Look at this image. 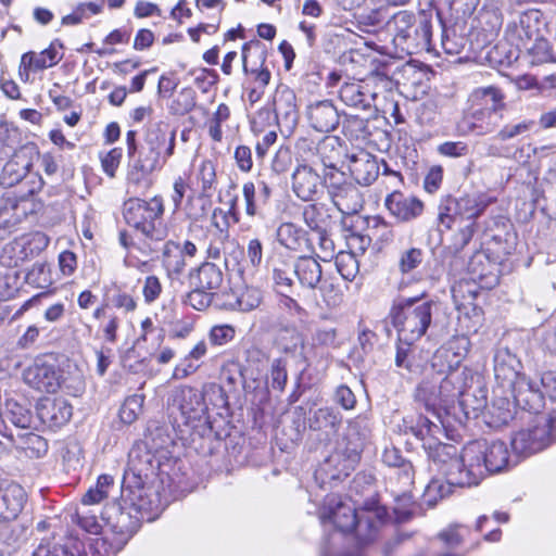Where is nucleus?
Masks as SVG:
<instances>
[{
    "label": "nucleus",
    "mask_w": 556,
    "mask_h": 556,
    "mask_svg": "<svg viewBox=\"0 0 556 556\" xmlns=\"http://www.w3.org/2000/svg\"><path fill=\"white\" fill-rule=\"evenodd\" d=\"M511 386L514 387V399L518 406L531 413L541 412L544 406V397L536 383L521 376Z\"/></svg>",
    "instance_id": "30"
},
{
    "label": "nucleus",
    "mask_w": 556,
    "mask_h": 556,
    "mask_svg": "<svg viewBox=\"0 0 556 556\" xmlns=\"http://www.w3.org/2000/svg\"><path fill=\"white\" fill-rule=\"evenodd\" d=\"M164 211L163 199L159 195L149 201L137 197L129 198L123 205L125 222L154 241H163L168 236V229L163 222Z\"/></svg>",
    "instance_id": "6"
},
{
    "label": "nucleus",
    "mask_w": 556,
    "mask_h": 556,
    "mask_svg": "<svg viewBox=\"0 0 556 556\" xmlns=\"http://www.w3.org/2000/svg\"><path fill=\"white\" fill-rule=\"evenodd\" d=\"M21 143V134L17 128L8 123H0V159L13 155Z\"/></svg>",
    "instance_id": "44"
},
{
    "label": "nucleus",
    "mask_w": 556,
    "mask_h": 556,
    "mask_svg": "<svg viewBox=\"0 0 556 556\" xmlns=\"http://www.w3.org/2000/svg\"><path fill=\"white\" fill-rule=\"evenodd\" d=\"M247 51H248V43H244L243 48H242L243 71L245 74L250 73L251 75H253V79H254V84H255L254 87L265 89L266 86L270 81L271 74L267 67H263V66H261V68L249 70L248 65H247V59H248Z\"/></svg>",
    "instance_id": "57"
},
{
    "label": "nucleus",
    "mask_w": 556,
    "mask_h": 556,
    "mask_svg": "<svg viewBox=\"0 0 556 556\" xmlns=\"http://www.w3.org/2000/svg\"><path fill=\"white\" fill-rule=\"evenodd\" d=\"M36 409L38 418L50 429L66 425L73 414L72 405L64 399H42L38 402Z\"/></svg>",
    "instance_id": "24"
},
{
    "label": "nucleus",
    "mask_w": 556,
    "mask_h": 556,
    "mask_svg": "<svg viewBox=\"0 0 556 556\" xmlns=\"http://www.w3.org/2000/svg\"><path fill=\"white\" fill-rule=\"evenodd\" d=\"M144 395L134 394L128 396L121 409L119 418L124 424L130 425L137 420L143 408Z\"/></svg>",
    "instance_id": "49"
},
{
    "label": "nucleus",
    "mask_w": 556,
    "mask_h": 556,
    "mask_svg": "<svg viewBox=\"0 0 556 556\" xmlns=\"http://www.w3.org/2000/svg\"><path fill=\"white\" fill-rule=\"evenodd\" d=\"M207 391L223 392L216 384L205 386L204 390L181 386L170 392L167 401L168 410L178 427L181 424L195 428L198 424L207 421L208 407L204 397Z\"/></svg>",
    "instance_id": "7"
},
{
    "label": "nucleus",
    "mask_w": 556,
    "mask_h": 556,
    "mask_svg": "<svg viewBox=\"0 0 556 556\" xmlns=\"http://www.w3.org/2000/svg\"><path fill=\"white\" fill-rule=\"evenodd\" d=\"M312 344L316 348H337L336 328H317L312 336Z\"/></svg>",
    "instance_id": "60"
},
{
    "label": "nucleus",
    "mask_w": 556,
    "mask_h": 556,
    "mask_svg": "<svg viewBox=\"0 0 556 556\" xmlns=\"http://www.w3.org/2000/svg\"><path fill=\"white\" fill-rule=\"evenodd\" d=\"M424 253L420 249L410 248L401 254L399 268L402 274H407L416 269L422 262Z\"/></svg>",
    "instance_id": "58"
},
{
    "label": "nucleus",
    "mask_w": 556,
    "mask_h": 556,
    "mask_svg": "<svg viewBox=\"0 0 556 556\" xmlns=\"http://www.w3.org/2000/svg\"><path fill=\"white\" fill-rule=\"evenodd\" d=\"M33 191L23 194L20 198L8 195L3 199L0 206V229L11 231L16 225L24 220L29 212L33 211L30 195Z\"/></svg>",
    "instance_id": "23"
},
{
    "label": "nucleus",
    "mask_w": 556,
    "mask_h": 556,
    "mask_svg": "<svg viewBox=\"0 0 556 556\" xmlns=\"http://www.w3.org/2000/svg\"><path fill=\"white\" fill-rule=\"evenodd\" d=\"M262 291L254 287H247L237 296L235 306L241 312L255 309L262 303Z\"/></svg>",
    "instance_id": "53"
},
{
    "label": "nucleus",
    "mask_w": 556,
    "mask_h": 556,
    "mask_svg": "<svg viewBox=\"0 0 556 556\" xmlns=\"http://www.w3.org/2000/svg\"><path fill=\"white\" fill-rule=\"evenodd\" d=\"M23 381L42 393L64 390L68 395L78 396L85 390L84 375L76 365L60 368L55 363L38 357L23 370Z\"/></svg>",
    "instance_id": "2"
},
{
    "label": "nucleus",
    "mask_w": 556,
    "mask_h": 556,
    "mask_svg": "<svg viewBox=\"0 0 556 556\" xmlns=\"http://www.w3.org/2000/svg\"><path fill=\"white\" fill-rule=\"evenodd\" d=\"M336 267L341 277L348 281H352L358 273V262L353 253H338Z\"/></svg>",
    "instance_id": "52"
},
{
    "label": "nucleus",
    "mask_w": 556,
    "mask_h": 556,
    "mask_svg": "<svg viewBox=\"0 0 556 556\" xmlns=\"http://www.w3.org/2000/svg\"><path fill=\"white\" fill-rule=\"evenodd\" d=\"M459 403L466 415H469V410L477 415V413L481 412L486 406V391L483 388H479L473 392L466 390Z\"/></svg>",
    "instance_id": "51"
},
{
    "label": "nucleus",
    "mask_w": 556,
    "mask_h": 556,
    "mask_svg": "<svg viewBox=\"0 0 556 556\" xmlns=\"http://www.w3.org/2000/svg\"><path fill=\"white\" fill-rule=\"evenodd\" d=\"M384 205L390 214L401 223L418 218L425 208L424 202L415 195H406L401 191L388 194Z\"/></svg>",
    "instance_id": "22"
},
{
    "label": "nucleus",
    "mask_w": 556,
    "mask_h": 556,
    "mask_svg": "<svg viewBox=\"0 0 556 556\" xmlns=\"http://www.w3.org/2000/svg\"><path fill=\"white\" fill-rule=\"evenodd\" d=\"M31 556H88L80 543L71 546L54 542V538H43Z\"/></svg>",
    "instance_id": "39"
},
{
    "label": "nucleus",
    "mask_w": 556,
    "mask_h": 556,
    "mask_svg": "<svg viewBox=\"0 0 556 556\" xmlns=\"http://www.w3.org/2000/svg\"><path fill=\"white\" fill-rule=\"evenodd\" d=\"M349 170L357 184L363 186L371 185L379 176V165L376 156L367 151L348 155Z\"/></svg>",
    "instance_id": "26"
},
{
    "label": "nucleus",
    "mask_w": 556,
    "mask_h": 556,
    "mask_svg": "<svg viewBox=\"0 0 556 556\" xmlns=\"http://www.w3.org/2000/svg\"><path fill=\"white\" fill-rule=\"evenodd\" d=\"M163 155L164 152L152 147H147L140 152L127 175L128 192L138 193L140 189H149V176L166 163L163 162Z\"/></svg>",
    "instance_id": "13"
},
{
    "label": "nucleus",
    "mask_w": 556,
    "mask_h": 556,
    "mask_svg": "<svg viewBox=\"0 0 556 556\" xmlns=\"http://www.w3.org/2000/svg\"><path fill=\"white\" fill-rule=\"evenodd\" d=\"M278 242L291 251H301L306 243V232L292 223L281 224L276 232Z\"/></svg>",
    "instance_id": "40"
},
{
    "label": "nucleus",
    "mask_w": 556,
    "mask_h": 556,
    "mask_svg": "<svg viewBox=\"0 0 556 556\" xmlns=\"http://www.w3.org/2000/svg\"><path fill=\"white\" fill-rule=\"evenodd\" d=\"M293 274L300 286L307 290H316L324 279L321 265L311 256H300L293 262Z\"/></svg>",
    "instance_id": "34"
},
{
    "label": "nucleus",
    "mask_w": 556,
    "mask_h": 556,
    "mask_svg": "<svg viewBox=\"0 0 556 556\" xmlns=\"http://www.w3.org/2000/svg\"><path fill=\"white\" fill-rule=\"evenodd\" d=\"M551 442L546 426H535L531 429L520 430L511 439L513 451L522 457H528L544 450Z\"/></svg>",
    "instance_id": "19"
},
{
    "label": "nucleus",
    "mask_w": 556,
    "mask_h": 556,
    "mask_svg": "<svg viewBox=\"0 0 556 556\" xmlns=\"http://www.w3.org/2000/svg\"><path fill=\"white\" fill-rule=\"evenodd\" d=\"M214 296L215 293L211 291L191 287L184 302L197 311H204L212 304Z\"/></svg>",
    "instance_id": "56"
},
{
    "label": "nucleus",
    "mask_w": 556,
    "mask_h": 556,
    "mask_svg": "<svg viewBox=\"0 0 556 556\" xmlns=\"http://www.w3.org/2000/svg\"><path fill=\"white\" fill-rule=\"evenodd\" d=\"M147 147L155 148L163 152V162L174 154L176 143V129H170L168 123L160 121L148 129L146 139Z\"/></svg>",
    "instance_id": "32"
},
{
    "label": "nucleus",
    "mask_w": 556,
    "mask_h": 556,
    "mask_svg": "<svg viewBox=\"0 0 556 556\" xmlns=\"http://www.w3.org/2000/svg\"><path fill=\"white\" fill-rule=\"evenodd\" d=\"M413 343L401 342L396 345V353L394 358L395 367L400 370L402 376L407 374H418L420 371L419 365L415 364L413 359Z\"/></svg>",
    "instance_id": "43"
},
{
    "label": "nucleus",
    "mask_w": 556,
    "mask_h": 556,
    "mask_svg": "<svg viewBox=\"0 0 556 556\" xmlns=\"http://www.w3.org/2000/svg\"><path fill=\"white\" fill-rule=\"evenodd\" d=\"M306 115L309 125L317 131L329 132L340 123V115L330 100H323L307 106Z\"/></svg>",
    "instance_id": "25"
},
{
    "label": "nucleus",
    "mask_w": 556,
    "mask_h": 556,
    "mask_svg": "<svg viewBox=\"0 0 556 556\" xmlns=\"http://www.w3.org/2000/svg\"><path fill=\"white\" fill-rule=\"evenodd\" d=\"M493 369L498 382L511 384L520 377L521 362L507 346H498L493 356Z\"/></svg>",
    "instance_id": "28"
},
{
    "label": "nucleus",
    "mask_w": 556,
    "mask_h": 556,
    "mask_svg": "<svg viewBox=\"0 0 556 556\" xmlns=\"http://www.w3.org/2000/svg\"><path fill=\"white\" fill-rule=\"evenodd\" d=\"M468 340L466 338H454L446 344L440 346L431 358V368L438 375H446L456 371L462 359L467 353Z\"/></svg>",
    "instance_id": "18"
},
{
    "label": "nucleus",
    "mask_w": 556,
    "mask_h": 556,
    "mask_svg": "<svg viewBox=\"0 0 556 556\" xmlns=\"http://www.w3.org/2000/svg\"><path fill=\"white\" fill-rule=\"evenodd\" d=\"M540 384L543 397L547 396L552 402H556V370H546L541 374Z\"/></svg>",
    "instance_id": "64"
},
{
    "label": "nucleus",
    "mask_w": 556,
    "mask_h": 556,
    "mask_svg": "<svg viewBox=\"0 0 556 556\" xmlns=\"http://www.w3.org/2000/svg\"><path fill=\"white\" fill-rule=\"evenodd\" d=\"M280 346L286 353L301 354L303 350V338L299 332L288 330L281 336Z\"/></svg>",
    "instance_id": "63"
},
{
    "label": "nucleus",
    "mask_w": 556,
    "mask_h": 556,
    "mask_svg": "<svg viewBox=\"0 0 556 556\" xmlns=\"http://www.w3.org/2000/svg\"><path fill=\"white\" fill-rule=\"evenodd\" d=\"M496 201L486 192L472 191L454 197L445 194L438 204V225L445 230L458 226L451 237L447 250L453 255L462 253L477 232V219Z\"/></svg>",
    "instance_id": "1"
},
{
    "label": "nucleus",
    "mask_w": 556,
    "mask_h": 556,
    "mask_svg": "<svg viewBox=\"0 0 556 556\" xmlns=\"http://www.w3.org/2000/svg\"><path fill=\"white\" fill-rule=\"evenodd\" d=\"M485 233L500 245L498 252L510 254L514 245L515 233L513 225L504 216H495L485 223Z\"/></svg>",
    "instance_id": "35"
},
{
    "label": "nucleus",
    "mask_w": 556,
    "mask_h": 556,
    "mask_svg": "<svg viewBox=\"0 0 556 556\" xmlns=\"http://www.w3.org/2000/svg\"><path fill=\"white\" fill-rule=\"evenodd\" d=\"M504 93L497 87L476 88L470 94L472 109L463 119L468 130L477 136L494 132L504 119Z\"/></svg>",
    "instance_id": "4"
},
{
    "label": "nucleus",
    "mask_w": 556,
    "mask_h": 556,
    "mask_svg": "<svg viewBox=\"0 0 556 556\" xmlns=\"http://www.w3.org/2000/svg\"><path fill=\"white\" fill-rule=\"evenodd\" d=\"M210 195L201 193L198 197L188 198L186 204V215L192 222H199L203 219L211 207Z\"/></svg>",
    "instance_id": "50"
},
{
    "label": "nucleus",
    "mask_w": 556,
    "mask_h": 556,
    "mask_svg": "<svg viewBox=\"0 0 556 556\" xmlns=\"http://www.w3.org/2000/svg\"><path fill=\"white\" fill-rule=\"evenodd\" d=\"M188 279L190 287H198L216 294L224 282V273L215 263L205 261L189 271Z\"/></svg>",
    "instance_id": "29"
},
{
    "label": "nucleus",
    "mask_w": 556,
    "mask_h": 556,
    "mask_svg": "<svg viewBox=\"0 0 556 556\" xmlns=\"http://www.w3.org/2000/svg\"><path fill=\"white\" fill-rule=\"evenodd\" d=\"M293 263L278 261L273 267V280L277 292L283 294L293 287Z\"/></svg>",
    "instance_id": "46"
},
{
    "label": "nucleus",
    "mask_w": 556,
    "mask_h": 556,
    "mask_svg": "<svg viewBox=\"0 0 556 556\" xmlns=\"http://www.w3.org/2000/svg\"><path fill=\"white\" fill-rule=\"evenodd\" d=\"M533 126L534 122L530 119H523L516 124H506L497 131L495 138L498 141H509L529 132Z\"/></svg>",
    "instance_id": "55"
},
{
    "label": "nucleus",
    "mask_w": 556,
    "mask_h": 556,
    "mask_svg": "<svg viewBox=\"0 0 556 556\" xmlns=\"http://www.w3.org/2000/svg\"><path fill=\"white\" fill-rule=\"evenodd\" d=\"M55 42H58V40L39 53H24L21 59L20 71L22 72V70H24L26 75H28V71H41L58 64L62 55L58 54Z\"/></svg>",
    "instance_id": "37"
},
{
    "label": "nucleus",
    "mask_w": 556,
    "mask_h": 556,
    "mask_svg": "<svg viewBox=\"0 0 556 556\" xmlns=\"http://www.w3.org/2000/svg\"><path fill=\"white\" fill-rule=\"evenodd\" d=\"M321 184L319 174L307 164H299L292 174V189L303 201L313 200Z\"/></svg>",
    "instance_id": "27"
},
{
    "label": "nucleus",
    "mask_w": 556,
    "mask_h": 556,
    "mask_svg": "<svg viewBox=\"0 0 556 556\" xmlns=\"http://www.w3.org/2000/svg\"><path fill=\"white\" fill-rule=\"evenodd\" d=\"M48 243V238L41 232L15 239L2 248L0 263L9 268L17 267L39 253Z\"/></svg>",
    "instance_id": "14"
},
{
    "label": "nucleus",
    "mask_w": 556,
    "mask_h": 556,
    "mask_svg": "<svg viewBox=\"0 0 556 556\" xmlns=\"http://www.w3.org/2000/svg\"><path fill=\"white\" fill-rule=\"evenodd\" d=\"M445 428L446 426L442 427L429 417L422 416L419 417L417 425L412 427L413 434L422 441V447L438 471L459 455L457 446L437 440V435Z\"/></svg>",
    "instance_id": "12"
},
{
    "label": "nucleus",
    "mask_w": 556,
    "mask_h": 556,
    "mask_svg": "<svg viewBox=\"0 0 556 556\" xmlns=\"http://www.w3.org/2000/svg\"><path fill=\"white\" fill-rule=\"evenodd\" d=\"M321 181L327 188L328 194L333 193V191L350 182L345 174L339 169V166L325 169Z\"/></svg>",
    "instance_id": "62"
},
{
    "label": "nucleus",
    "mask_w": 556,
    "mask_h": 556,
    "mask_svg": "<svg viewBox=\"0 0 556 556\" xmlns=\"http://www.w3.org/2000/svg\"><path fill=\"white\" fill-rule=\"evenodd\" d=\"M464 377V371H451L444 375V378L438 382V394L442 395L445 404L453 401L455 397H459V400L463 397L466 392L463 384Z\"/></svg>",
    "instance_id": "41"
},
{
    "label": "nucleus",
    "mask_w": 556,
    "mask_h": 556,
    "mask_svg": "<svg viewBox=\"0 0 556 556\" xmlns=\"http://www.w3.org/2000/svg\"><path fill=\"white\" fill-rule=\"evenodd\" d=\"M386 83L390 84L389 78L379 73L372 75L367 83H345L341 86L339 90L340 99L349 106L361 109V110H369L375 106V100L377 98V93L371 91L369 88V83Z\"/></svg>",
    "instance_id": "17"
},
{
    "label": "nucleus",
    "mask_w": 556,
    "mask_h": 556,
    "mask_svg": "<svg viewBox=\"0 0 556 556\" xmlns=\"http://www.w3.org/2000/svg\"><path fill=\"white\" fill-rule=\"evenodd\" d=\"M438 380L425 377L415 388L413 397L419 408L431 414L438 425L445 427L442 413L445 410V402L441 394H438Z\"/></svg>",
    "instance_id": "16"
},
{
    "label": "nucleus",
    "mask_w": 556,
    "mask_h": 556,
    "mask_svg": "<svg viewBox=\"0 0 556 556\" xmlns=\"http://www.w3.org/2000/svg\"><path fill=\"white\" fill-rule=\"evenodd\" d=\"M415 22V14L405 10L395 13L388 22V27L394 29L396 39L406 41L412 38V28Z\"/></svg>",
    "instance_id": "42"
},
{
    "label": "nucleus",
    "mask_w": 556,
    "mask_h": 556,
    "mask_svg": "<svg viewBox=\"0 0 556 556\" xmlns=\"http://www.w3.org/2000/svg\"><path fill=\"white\" fill-rule=\"evenodd\" d=\"M320 519L323 522L331 520L342 532L354 530L361 544L372 542L382 522L377 514L367 510L357 513L352 505L343 503L337 495L327 496Z\"/></svg>",
    "instance_id": "3"
},
{
    "label": "nucleus",
    "mask_w": 556,
    "mask_h": 556,
    "mask_svg": "<svg viewBox=\"0 0 556 556\" xmlns=\"http://www.w3.org/2000/svg\"><path fill=\"white\" fill-rule=\"evenodd\" d=\"M467 460L481 481L485 476L507 470L513 464L507 444L503 441L478 440L467 444Z\"/></svg>",
    "instance_id": "9"
},
{
    "label": "nucleus",
    "mask_w": 556,
    "mask_h": 556,
    "mask_svg": "<svg viewBox=\"0 0 556 556\" xmlns=\"http://www.w3.org/2000/svg\"><path fill=\"white\" fill-rule=\"evenodd\" d=\"M362 445L344 439L336 450L324 459L315 471L316 481L323 488L332 480H341L353 471L361 460Z\"/></svg>",
    "instance_id": "10"
},
{
    "label": "nucleus",
    "mask_w": 556,
    "mask_h": 556,
    "mask_svg": "<svg viewBox=\"0 0 556 556\" xmlns=\"http://www.w3.org/2000/svg\"><path fill=\"white\" fill-rule=\"evenodd\" d=\"M287 364L282 358H276L270 366V386L273 389L282 391L287 384Z\"/></svg>",
    "instance_id": "59"
},
{
    "label": "nucleus",
    "mask_w": 556,
    "mask_h": 556,
    "mask_svg": "<svg viewBox=\"0 0 556 556\" xmlns=\"http://www.w3.org/2000/svg\"><path fill=\"white\" fill-rule=\"evenodd\" d=\"M467 445L463 448L462 453L444 466L439 472L442 473L446 483L440 480H431L424 492L422 498L429 506L435 505L438 500L445 497L452 486H472L480 483L477 471L467 460Z\"/></svg>",
    "instance_id": "8"
},
{
    "label": "nucleus",
    "mask_w": 556,
    "mask_h": 556,
    "mask_svg": "<svg viewBox=\"0 0 556 556\" xmlns=\"http://www.w3.org/2000/svg\"><path fill=\"white\" fill-rule=\"evenodd\" d=\"M336 208L325 203H312L303 208V219L306 226L318 232L331 230L336 223Z\"/></svg>",
    "instance_id": "33"
},
{
    "label": "nucleus",
    "mask_w": 556,
    "mask_h": 556,
    "mask_svg": "<svg viewBox=\"0 0 556 556\" xmlns=\"http://www.w3.org/2000/svg\"><path fill=\"white\" fill-rule=\"evenodd\" d=\"M333 206L343 214H355L363 207V198L358 188L349 182L329 194Z\"/></svg>",
    "instance_id": "36"
},
{
    "label": "nucleus",
    "mask_w": 556,
    "mask_h": 556,
    "mask_svg": "<svg viewBox=\"0 0 556 556\" xmlns=\"http://www.w3.org/2000/svg\"><path fill=\"white\" fill-rule=\"evenodd\" d=\"M27 283L37 288H47L51 285L50 269L46 263L36 262L26 274Z\"/></svg>",
    "instance_id": "54"
},
{
    "label": "nucleus",
    "mask_w": 556,
    "mask_h": 556,
    "mask_svg": "<svg viewBox=\"0 0 556 556\" xmlns=\"http://www.w3.org/2000/svg\"><path fill=\"white\" fill-rule=\"evenodd\" d=\"M344 151L340 138L336 136L325 137L316 148L317 155L325 169L339 166Z\"/></svg>",
    "instance_id": "38"
},
{
    "label": "nucleus",
    "mask_w": 556,
    "mask_h": 556,
    "mask_svg": "<svg viewBox=\"0 0 556 556\" xmlns=\"http://www.w3.org/2000/svg\"><path fill=\"white\" fill-rule=\"evenodd\" d=\"M195 104V90L191 87H186L177 92L168 109L172 114L182 116L191 112Z\"/></svg>",
    "instance_id": "45"
},
{
    "label": "nucleus",
    "mask_w": 556,
    "mask_h": 556,
    "mask_svg": "<svg viewBox=\"0 0 556 556\" xmlns=\"http://www.w3.org/2000/svg\"><path fill=\"white\" fill-rule=\"evenodd\" d=\"M342 424V415L334 407H320L309 413L308 429L317 433L320 441L329 442Z\"/></svg>",
    "instance_id": "20"
},
{
    "label": "nucleus",
    "mask_w": 556,
    "mask_h": 556,
    "mask_svg": "<svg viewBox=\"0 0 556 556\" xmlns=\"http://www.w3.org/2000/svg\"><path fill=\"white\" fill-rule=\"evenodd\" d=\"M276 118L286 128L292 130L299 122V110L295 92L287 85L277 86L273 98Z\"/></svg>",
    "instance_id": "21"
},
{
    "label": "nucleus",
    "mask_w": 556,
    "mask_h": 556,
    "mask_svg": "<svg viewBox=\"0 0 556 556\" xmlns=\"http://www.w3.org/2000/svg\"><path fill=\"white\" fill-rule=\"evenodd\" d=\"M7 407V418L18 428H30L33 415L31 412L24 405L9 400L5 404Z\"/></svg>",
    "instance_id": "47"
},
{
    "label": "nucleus",
    "mask_w": 556,
    "mask_h": 556,
    "mask_svg": "<svg viewBox=\"0 0 556 556\" xmlns=\"http://www.w3.org/2000/svg\"><path fill=\"white\" fill-rule=\"evenodd\" d=\"M38 155L35 143L22 146L3 166L0 184L3 187H13L21 182L29 173L34 159Z\"/></svg>",
    "instance_id": "15"
},
{
    "label": "nucleus",
    "mask_w": 556,
    "mask_h": 556,
    "mask_svg": "<svg viewBox=\"0 0 556 556\" xmlns=\"http://www.w3.org/2000/svg\"><path fill=\"white\" fill-rule=\"evenodd\" d=\"M540 13L536 10L525 12L520 15L519 24L508 26V39L516 46V49L507 48L506 43H497L490 58L500 65H510L518 59V50L530 49L528 43L538 35V30L531 25V21H539Z\"/></svg>",
    "instance_id": "11"
},
{
    "label": "nucleus",
    "mask_w": 556,
    "mask_h": 556,
    "mask_svg": "<svg viewBox=\"0 0 556 556\" xmlns=\"http://www.w3.org/2000/svg\"><path fill=\"white\" fill-rule=\"evenodd\" d=\"M437 152L441 156L458 159L469 153V147L463 141H445L437 147Z\"/></svg>",
    "instance_id": "61"
},
{
    "label": "nucleus",
    "mask_w": 556,
    "mask_h": 556,
    "mask_svg": "<svg viewBox=\"0 0 556 556\" xmlns=\"http://www.w3.org/2000/svg\"><path fill=\"white\" fill-rule=\"evenodd\" d=\"M26 503V493L17 483H9L0 488V521L17 518Z\"/></svg>",
    "instance_id": "31"
},
{
    "label": "nucleus",
    "mask_w": 556,
    "mask_h": 556,
    "mask_svg": "<svg viewBox=\"0 0 556 556\" xmlns=\"http://www.w3.org/2000/svg\"><path fill=\"white\" fill-rule=\"evenodd\" d=\"M317 289L327 307H338L342 304L344 296L342 290L328 277L320 281Z\"/></svg>",
    "instance_id": "48"
},
{
    "label": "nucleus",
    "mask_w": 556,
    "mask_h": 556,
    "mask_svg": "<svg viewBox=\"0 0 556 556\" xmlns=\"http://www.w3.org/2000/svg\"><path fill=\"white\" fill-rule=\"evenodd\" d=\"M437 304L432 300L403 299L391 308L392 325L401 342L414 343L427 333Z\"/></svg>",
    "instance_id": "5"
}]
</instances>
